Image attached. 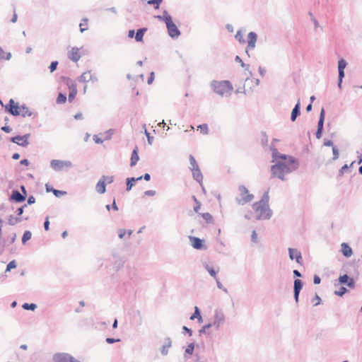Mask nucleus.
I'll use <instances>...</instances> for the list:
<instances>
[{"label": "nucleus", "instance_id": "c03bdc74", "mask_svg": "<svg viewBox=\"0 0 362 362\" xmlns=\"http://www.w3.org/2000/svg\"><path fill=\"white\" fill-rule=\"evenodd\" d=\"M163 0H149L147 1L148 5H153L155 9H158Z\"/></svg>", "mask_w": 362, "mask_h": 362}, {"label": "nucleus", "instance_id": "4c0bfd02", "mask_svg": "<svg viewBox=\"0 0 362 362\" xmlns=\"http://www.w3.org/2000/svg\"><path fill=\"white\" fill-rule=\"evenodd\" d=\"M156 18H158L159 21H164L165 23L166 24V19L167 18H172L171 16L169 15L168 12L166 11V10H164L163 11V15H158L156 16H155Z\"/></svg>", "mask_w": 362, "mask_h": 362}, {"label": "nucleus", "instance_id": "0eeeda50", "mask_svg": "<svg viewBox=\"0 0 362 362\" xmlns=\"http://www.w3.org/2000/svg\"><path fill=\"white\" fill-rule=\"evenodd\" d=\"M272 177H277L282 181H285V174L281 168V162L278 161L276 164L271 166Z\"/></svg>", "mask_w": 362, "mask_h": 362}, {"label": "nucleus", "instance_id": "c85d7f7f", "mask_svg": "<svg viewBox=\"0 0 362 362\" xmlns=\"http://www.w3.org/2000/svg\"><path fill=\"white\" fill-rule=\"evenodd\" d=\"M146 31H147L146 28H141L137 29L136 33L135 34V40L136 42H142L144 35Z\"/></svg>", "mask_w": 362, "mask_h": 362}, {"label": "nucleus", "instance_id": "6e6552de", "mask_svg": "<svg viewBox=\"0 0 362 362\" xmlns=\"http://www.w3.org/2000/svg\"><path fill=\"white\" fill-rule=\"evenodd\" d=\"M51 168L55 171H60L64 167H72V163L69 160H52L50 161Z\"/></svg>", "mask_w": 362, "mask_h": 362}, {"label": "nucleus", "instance_id": "bf43d9fd", "mask_svg": "<svg viewBox=\"0 0 362 362\" xmlns=\"http://www.w3.org/2000/svg\"><path fill=\"white\" fill-rule=\"evenodd\" d=\"M235 39H236L237 40H238L240 43H245V40H244V38H243V35H242V33H241V31H240V30H238V31L237 32V33H236V34H235Z\"/></svg>", "mask_w": 362, "mask_h": 362}, {"label": "nucleus", "instance_id": "4d7b16f0", "mask_svg": "<svg viewBox=\"0 0 362 362\" xmlns=\"http://www.w3.org/2000/svg\"><path fill=\"white\" fill-rule=\"evenodd\" d=\"M332 153H333L332 160H336L337 159L339 158V149L337 148V147L336 146L332 147Z\"/></svg>", "mask_w": 362, "mask_h": 362}, {"label": "nucleus", "instance_id": "5701e85b", "mask_svg": "<svg viewBox=\"0 0 362 362\" xmlns=\"http://www.w3.org/2000/svg\"><path fill=\"white\" fill-rule=\"evenodd\" d=\"M172 346V341L170 337L165 339V344L162 346L160 352L163 356H166L168 354V349Z\"/></svg>", "mask_w": 362, "mask_h": 362}, {"label": "nucleus", "instance_id": "f8f14e48", "mask_svg": "<svg viewBox=\"0 0 362 362\" xmlns=\"http://www.w3.org/2000/svg\"><path fill=\"white\" fill-rule=\"evenodd\" d=\"M338 284L346 285L350 288H354L356 286V283L354 278L350 277L346 274L339 276V277L338 278Z\"/></svg>", "mask_w": 362, "mask_h": 362}, {"label": "nucleus", "instance_id": "338daca9", "mask_svg": "<svg viewBox=\"0 0 362 362\" xmlns=\"http://www.w3.org/2000/svg\"><path fill=\"white\" fill-rule=\"evenodd\" d=\"M53 194H54L57 197H62V195L66 194V192H65V191H62V190H58V189H54V190H53Z\"/></svg>", "mask_w": 362, "mask_h": 362}, {"label": "nucleus", "instance_id": "bb28decb", "mask_svg": "<svg viewBox=\"0 0 362 362\" xmlns=\"http://www.w3.org/2000/svg\"><path fill=\"white\" fill-rule=\"evenodd\" d=\"M61 79H62V81L67 86L69 90L77 88L76 83H75V81H73L72 79H71L70 78L66 77V76H62Z\"/></svg>", "mask_w": 362, "mask_h": 362}, {"label": "nucleus", "instance_id": "a18cd8bd", "mask_svg": "<svg viewBox=\"0 0 362 362\" xmlns=\"http://www.w3.org/2000/svg\"><path fill=\"white\" fill-rule=\"evenodd\" d=\"M66 101V95L64 93H59L57 98V103L63 104Z\"/></svg>", "mask_w": 362, "mask_h": 362}, {"label": "nucleus", "instance_id": "69168bd1", "mask_svg": "<svg viewBox=\"0 0 362 362\" xmlns=\"http://www.w3.org/2000/svg\"><path fill=\"white\" fill-rule=\"evenodd\" d=\"M57 66H58V62L57 61L52 62L50 65H49V66L50 72H54L57 69Z\"/></svg>", "mask_w": 362, "mask_h": 362}, {"label": "nucleus", "instance_id": "9d476101", "mask_svg": "<svg viewBox=\"0 0 362 362\" xmlns=\"http://www.w3.org/2000/svg\"><path fill=\"white\" fill-rule=\"evenodd\" d=\"M30 137L29 134L24 135H17L10 139V141L14 144H18L22 147H26L29 144L28 139Z\"/></svg>", "mask_w": 362, "mask_h": 362}, {"label": "nucleus", "instance_id": "f257e3e1", "mask_svg": "<svg viewBox=\"0 0 362 362\" xmlns=\"http://www.w3.org/2000/svg\"><path fill=\"white\" fill-rule=\"evenodd\" d=\"M269 197L268 192H265L262 199L259 202H256L252 204L254 210L257 213V220L264 219L269 220L272 216V211L269 206Z\"/></svg>", "mask_w": 362, "mask_h": 362}, {"label": "nucleus", "instance_id": "680f3d73", "mask_svg": "<svg viewBox=\"0 0 362 362\" xmlns=\"http://www.w3.org/2000/svg\"><path fill=\"white\" fill-rule=\"evenodd\" d=\"M105 208L107 209V211H110V209H112L115 211H118V207L116 204L115 199L113 200L112 205L107 204L105 206Z\"/></svg>", "mask_w": 362, "mask_h": 362}, {"label": "nucleus", "instance_id": "412c9836", "mask_svg": "<svg viewBox=\"0 0 362 362\" xmlns=\"http://www.w3.org/2000/svg\"><path fill=\"white\" fill-rule=\"evenodd\" d=\"M68 57L73 62H77L81 58L78 48L73 47L71 52H69Z\"/></svg>", "mask_w": 362, "mask_h": 362}, {"label": "nucleus", "instance_id": "cd10ccee", "mask_svg": "<svg viewBox=\"0 0 362 362\" xmlns=\"http://www.w3.org/2000/svg\"><path fill=\"white\" fill-rule=\"evenodd\" d=\"M61 79H62V81L67 86L69 90L77 88L76 83H75V81H73L72 79H71L70 78L66 77V76H62Z\"/></svg>", "mask_w": 362, "mask_h": 362}, {"label": "nucleus", "instance_id": "39448f33", "mask_svg": "<svg viewBox=\"0 0 362 362\" xmlns=\"http://www.w3.org/2000/svg\"><path fill=\"white\" fill-rule=\"evenodd\" d=\"M166 20L165 25L169 36L173 39H177L181 34L180 30L173 23V18H167Z\"/></svg>", "mask_w": 362, "mask_h": 362}, {"label": "nucleus", "instance_id": "c756f323", "mask_svg": "<svg viewBox=\"0 0 362 362\" xmlns=\"http://www.w3.org/2000/svg\"><path fill=\"white\" fill-rule=\"evenodd\" d=\"M325 111L324 107H322L320 110L319 120L317 122V128L318 129H324V122H325Z\"/></svg>", "mask_w": 362, "mask_h": 362}, {"label": "nucleus", "instance_id": "603ef678", "mask_svg": "<svg viewBox=\"0 0 362 362\" xmlns=\"http://www.w3.org/2000/svg\"><path fill=\"white\" fill-rule=\"evenodd\" d=\"M212 327V324L211 323H208L205 325H204L199 330V335H202V334H206V330L209 329V328H211Z\"/></svg>", "mask_w": 362, "mask_h": 362}, {"label": "nucleus", "instance_id": "72a5a7b5", "mask_svg": "<svg viewBox=\"0 0 362 362\" xmlns=\"http://www.w3.org/2000/svg\"><path fill=\"white\" fill-rule=\"evenodd\" d=\"M136 181H138V180L135 177H127L126 180L127 191H130Z\"/></svg>", "mask_w": 362, "mask_h": 362}, {"label": "nucleus", "instance_id": "ea45409f", "mask_svg": "<svg viewBox=\"0 0 362 362\" xmlns=\"http://www.w3.org/2000/svg\"><path fill=\"white\" fill-rule=\"evenodd\" d=\"M77 92H78L77 88L69 89V97H68V100H69V103H71L74 100V99L75 98V97L77 94Z\"/></svg>", "mask_w": 362, "mask_h": 362}, {"label": "nucleus", "instance_id": "a19ab883", "mask_svg": "<svg viewBox=\"0 0 362 362\" xmlns=\"http://www.w3.org/2000/svg\"><path fill=\"white\" fill-rule=\"evenodd\" d=\"M32 237V233L30 230H25L22 237V243L25 244Z\"/></svg>", "mask_w": 362, "mask_h": 362}, {"label": "nucleus", "instance_id": "5fc2aeb1", "mask_svg": "<svg viewBox=\"0 0 362 362\" xmlns=\"http://www.w3.org/2000/svg\"><path fill=\"white\" fill-rule=\"evenodd\" d=\"M83 22H81L79 25L80 30L81 33L84 32L85 30H88V25H87V21L88 20L86 18L83 19Z\"/></svg>", "mask_w": 362, "mask_h": 362}, {"label": "nucleus", "instance_id": "7ed1b4c3", "mask_svg": "<svg viewBox=\"0 0 362 362\" xmlns=\"http://www.w3.org/2000/svg\"><path fill=\"white\" fill-rule=\"evenodd\" d=\"M281 162V168L284 174H288L297 170L299 167V161L293 156H288L287 160Z\"/></svg>", "mask_w": 362, "mask_h": 362}, {"label": "nucleus", "instance_id": "b1692460", "mask_svg": "<svg viewBox=\"0 0 362 362\" xmlns=\"http://www.w3.org/2000/svg\"><path fill=\"white\" fill-rule=\"evenodd\" d=\"M192 173V177L193 178L200 184V185H202V181H203V175L199 168H195V170H191Z\"/></svg>", "mask_w": 362, "mask_h": 362}, {"label": "nucleus", "instance_id": "7c9ffc66", "mask_svg": "<svg viewBox=\"0 0 362 362\" xmlns=\"http://www.w3.org/2000/svg\"><path fill=\"white\" fill-rule=\"evenodd\" d=\"M21 114L23 117H30L33 115V112L29 110L26 105L23 104L21 105V109L20 110Z\"/></svg>", "mask_w": 362, "mask_h": 362}, {"label": "nucleus", "instance_id": "20e7f679", "mask_svg": "<svg viewBox=\"0 0 362 362\" xmlns=\"http://www.w3.org/2000/svg\"><path fill=\"white\" fill-rule=\"evenodd\" d=\"M239 192L242 198H236V202L238 204L243 205L246 203L250 202L254 198V195L249 194L248 189L244 185L239 186Z\"/></svg>", "mask_w": 362, "mask_h": 362}, {"label": "nucleus", "instance_id": "f03ea898", "mask_svg": "<svg viewBox=\"0 0 362 362\" xmlns=\"http://www.w3.org/2000/svg\"><path fill=\"white\" fill-rule=\"evenodd\" d=\"M211 87L216 93L221 96L233 89L232 83L227 80L221 81L214 80L211 82Z\"/></svg>", "mask_w": 362, "mask_h": 362}, {"label": "nucleus", "instance_id": "13d9d810", "mask_svg": "<svg viewBox=\"0 0 362 362\" xmlns=\"http://www.w3.org/2000/svg\"><path fill=\"white\" fill-rule=\"evenodd\" d=\"M124 266V261L122 259H118L115 261L114 267L117 271L120 269Z\"/></svg>", "mask_w": 362, "mask_h": 362}, {"label": "nucleus", "instance_id": "dca6fc26", "mask_svg": "<svg viewBox=\"0 0 362 362\" xmlns=\"http://www.w3.org/2000/svg\"><path fill=\"white\" fill-rule=\"evenodd\" d=\"M143 323V318L140 310H137L134 312L132 319V324L134 326L139 327Z\"/></svg>", "mask_w": 362, "mask_h": 362}, {"label": "nucleus", "instance_id": "f704fd0d", "mask_svg": "<svg viewBox=\"0 0 362 362\" xmlns=\"http://www.w3.org/2000/svg\"><path fill=\"white\" fill-rule=\"evenodd\" d=\"M303 286V282L298 279L294 280L293 291L300 292Z\"/></svg>", "mask_w": 362, "mask_h": 362}, {"label": "nucleus", "instance_id": "2f4dec72", "mask_svg": "<svg viewBox=\"0 0 362 362\" xmlns=\"http://www.w3.org/2000/svg\"><path fill=\"white\" fill-rule=\"evenodd\" d=\"M23 218L19 216H14L13 215H10L8 218V224L10 226H14L18 223L21 222Z\"/></svg>", "mask_w": 362, "mask_h": 362}, {"label": "nucleus", "instance_id": "0e129e2a", "mask_svg": "<svg viewBox=\"0 0 362 362\" xmlns=\"http://www.w3.org/2000/svg\"><path fill=\"white\" fill-rule=\"evenodd\" d=\"M145 135L147 137V141L149 145H152L153 141V136H151V134L145 129Z\"/></svg>", "mask_w": 362, "mask_h": 362}, {"label": "nucleus", "instance_id": "6ab92c4d", "mask_svg": "<svg viewBox=\"0 0 362 362\" xmlns=\"http://www.w3.org/2000/svg\"><path fill=\"white\" fill-rule=\"evenodd\" d=\"M300 115V99L298 100L297 103L295 105L292 110L291 115V120L295 122L296 118Z\"/></svg>", "mask_w": 362, "mask_h": 362}, {"label": "nucleus", "instance_id": "9b49d317", "mask_svg": "<svg viewBox=\"0 0 362 362\" xmlns=\"http://www.w3.org/2000/svg\"><path fill=\"white\" fill-rule=\"evenodd\" d=\"M189 239L193 248L199 250H206L207 249L204 240L191 235L189 236Z\"/></svg>", "mask_w": 362, "mask_h": 362}, {"label": "nucleus", "instance_id": "37998d69", "mask_svg": "<svg viewBox=\"0 0 362 362\" xmlns=\"http://www.w3.org/2000/svg\"><path fill=\"white\" fill-rule=\"evenodd\" d=\"M235 61L238 63H240V66L245 69V70L248 71L250 68V65L245 64L242 59L239 56H236L235 58Z\"/></svg>", "mask_w": 362, "mask_h": 362}, {"label": "nucleus", "instance_id": "8fccbe9b", "mask_svg": "<svg viewBox=\"0 0 362 362\" xmlns=\"http://www.w3.org/2000/svg\"><path fill=\"white\" fill-rule=\"evenodd\" d=\"M198 129H200V132L203 134H207L209 132V128L208 125L206 124H199L198 127Z\"/></svg>", "mask_w": 362, "mask_h": 362}, {"label": "nucleus", "instance_id": "864d4df0", "mask_svg": "<svg viewBox=\"0 0 362 362\" xmlns=\"http://www.w3.org/2000/svg\"><path fill=\"white\" fill-rule=\"evenodd\" d=\"M347 65L345 59H341L338 61V70H344Z\"/></svg>", "mask_w": 362, "mask_h": 362}, {"label": "nucleus", "instance_id": "a878e982", "mask_svg": "<svg viewBox=\"0 0 362 362\" xmlns=\"http://www.w3.org/2000/svg\"><path fill=\"white\" fill-rule=\"evenodd\" d=\"M139 160V153H138V148H137V146H136L132 153L130 166L131 167L134 166L137 163Z\"/></svg>", "mask_w": 362, "mask_h": 362}, {"label": "nucleus", "instance_id": "de8ad7c7", "mask_svg": "<svg viewBox=\"0 0 362 362\" xmlns=\"http://www.w3.org/2000/svg\"><path fill=\"white\" fill-rule=\"evenodd\" d=\"M200 215L202 216V217L207 222V223H212L213 221V216H211V214L206 212V213H203V214H200Z\"/></svg>", "mask_w": 362, "mask_h": 362}, {"label": "nucleus", "instance_id": "a211bd4d", "mask_svg": "<svg viewBox=\"0 0 362 362\" xmlns=\"http://www.w3.org/2000/svg\"><path fill=\"white\" fill-rule=\"evenodd\" d=\"M257 35L255 32H250L247 35V49H253L255 47Z\"/></svg>", "mask_w": 362, "mask_h": 362}, {"label": "nucleus", "instance_id": "1a4fd4ad", "mask_svg": "<svg viewBox=\"0 0 362 362\" xmlns=\"http://www.w3.org/2000/svg\"><path fill=\"white\" fill-rule=\"evenodd\" d=\"M21 109V105H19L18 103H15L13 99H10L8 103L6 105V111H7L9 114H11L13 116L20 115Z\"/></svg>", "mask_w": 362, "mask_h": 362}, {"label": "nucleus", "instance_id": "2eb2a0df", "mask_svg": "<svg viewBox=\"0 0 362 362\" xmlns=\"http://www.w3.org/2000/svg\"><path fill=\"white\" fill-rule=\"evenodd\" d=\"M25 195H23L18 189H13L9 197L11 202H15L16 203H21L25 200Z\"/></svg>", "mask_w": 362, "mask_h": 362}, {"label": "nucleus", "instance_id": "e2e57ef3", "mask_svg": "<svg viewBox=\"0 0 362 362\" xmlns=\"http://www.w3.org/2000/svg\"><path fill=\"white\" fill-rule=\"evenodd\" d=\"M105 135H106V136H105V140H110V139H111L112 136V135H113V134H114V129H108L107 131H106V132H105Z\"/></svg>", "mask_w": 362, "mask_h": 362}, {"label": "nucleus", "instance_id": "f3484780", "mask_svg": "<svg viewBox=\"0 0 362 362\" xmlns=\"http://www.w3.org/2000/svg\"><path fill=\"white\" fill-rule=\"evenodd\" d=\"M95 189L99 194H104L106 192L105 175H103L95 186Z\"/></svg>", "mask_w": 362, "mask_h": 362}, {"label": "nucleus", "instance_id": "052dcab7", "mask_svg": "<svg viewBox=\"0 0 362 362\" xmlns=\"http://www.w3.org/2000/svg\"><path fill=\"white\" fill-rule=\"evenodd\" d=\"M16 238V234L13 233L10 237H8L7 238H5L7 240V245L6 246L9 245L10 244H12L15 242Z\"/></svg>", "mask_w": 362, "mask_h": 362}, {"label": "nucleus", "instance_id": "393cba45", "mask_svg": "<svg viewBox=\"0 0 362 362\" xmlns=\"http://www.w3.org/2000/svg\"><path fill=\"white\" fill-rule=\"evenodd\" d=\"M204 267L205 269L209 272V274L214 277V279H216V275L218 272H219V267H217V269H215L214 267L210 266L207 263H204Z\"/></svg>", "mask_w": 362, "mask_h": 362}, {"label": "nucleus", "instance_id": "4468645a", "mask_svg": "<svg viewBox=\"0 0 362 362\" xmlns=\"http://www.w3.org/2000/svg\"><path fill=\"white\" fill-rule=\"evenodd\" d=\"M288 255L291 260L295 259L297 263L302 265L303 264V257L301 252L297 249L294 248H288Z\"/></svg>", "mask_w": 362, "mask_h": 362}, {"label": "nucleus", "instance_id": "473e14b6", "mask_svg": "<svg viewBox=\"0 0 362 362\" xmlns=\"http://www.w3.org/2000/svg\"><path fill=\"white\" fill-rule=\"evenodd\" d=\"M195 318L198 320V322L200 323L202 322V317L201 315L200 310L198 307L195 306L194 313L190 316L189 319L191 320H194Z\"/></svg>", "mask_w": 362, "mask_h": 362}, {"label": "nucleus", "instance_id": "49530a36", "mask_svg": "<svg viewBox=\"0 0 362 362\" xmlns=\"http://www.w3.org/2000/svg\"><path fill=\"white\" fill-rule=\"evenodd\" d=\"M261 134H262L261 143H262V145L264 147H265L268 145V141H269L268 136H267L266 132H262Z\"/></svg>", "mask_w": 362, "mask_h": 362}, {"label": "nucleus", "instance_id": "aec40b11", "mask_svg": "<svg viewBox=\"0 0 362 362\" xmlns=\"http://www.w3.org/2000/svg\"><path fill=\"white\" fill-rule=\"evenodd\" d=\"M270 150L272 153V158L274 160H277L278 158H281L283 160H287L288 156L280 153L274 147L273 144L270 146Z\"/></svg>", "mask_w": 362, "mask_h": 362}, {"label": "nucleus", "instance_id": "3c124183", "mask_svg": "<svg viewBox=\"0 0 362 362\" xmlns=\"http://www.w3.org/2000/svg\"><path fill=\"white\" fill-rule=\"evenodd\" d=\"M87 74H90V71H88V72L83 73L78 78V80L79 82L81 83H87L89 80L87 78Z\"/></svg>", "mask_w": 362, "mask_h": 362}, {"label": "nucleus", "instance_id": "774afa93", "mask_svg": "<svg viewBox=\"0 0 362 362\" xmlns=\"http://www.w3.org/2000/svg\"><path fill=\"white\" fill-rule=\"evenodd\" d=\"M313 303H314V306H317L319 304H320V302H321V298H320V296L316 293L315 297L313 298Z\"/></svg>", "mask_w": 362, "mask_h": 362}, {"label": "nucleus", "instance_id": "c9c22d12", "mask_svg": "<svg viewBox=\"0 0 362 362\" xmlns=\"http://www.w3.org/2000/svg\"><path fill=\"white\" fill-rule=\"evenodd\" d=\"M195 344L194 342L189 343L187 346L185 351V357L187 358V355H192L194 350Z\"/></svg>", "mask_w": 362, "mask_h": 362}, {"label": "nucleus", "instance_id": "4be33fe9", "mask_svg": "<svg viewBox=\"0 0 362 362\" xmlns=\"http://www.w3.org/2000/svg\"><path fill=\"white\" fill-rule=\"evenodd\" d=\"M341 252L345 257H350L352 255V249L347 243H341Z\"/></svg>", "mask_w": 362, "mask_h": 362}, {"label": "nucleus", "instance_id": "58836bf2", "mask_svg": "<svg viewBox=\"0 0 362 362\" xmlns=\"http://www.w3.org/2000/svg\"><path fill=\"white\" fill-rule=\"evenodd\" d=\"M22 308L26 310L34 311L37 308V305L35 303H25L23 304Z\"/></svg>", "mask_w": 362, "mask_h": 362}, {"label": "nucleus", "instance_id": "79ce46f5", "mask_svg": "<svg viewBox=\"0 0 362 362\" xmlns=\"http://www.w3.org/2000/svg\"><path fill=\"white\" fill-rule=\"evenodd\" d=\"M347 292H348V289H347L346 287H344V286H341L339 288V290H337V291H334V294H335L336 296H338L341 297V296H343L345 293H346Z\"/></svg>", "mask_w": 362, "mask_h": 362}, {"label": "nucleus", "instance_id": "6e6d98bb", "mask_svg": "<svg viewBox=\"0 0 362 362\" xmlns=\"http://www.w3.org/2000/svg\"><path fill=\"white\" fill-rule=\"evenodd\" d=\"M349 170V167H348V165L347 164H344L339 170V173H338V177H340L341 176H343V175L344 174L345 172L348 171Z\"/></svg>", "mask_w": 362, "mask_h": 362}, {"label": "nucleus", "instance_id": "e433bc0d", "mask_svg": "<svg viewBox=\"0 0 362 362\" xmlns=\"http://www.w3.org/2000/svg\"><path fill=\"white\" fill-rule=\"evenodd\" d=\"M189 163H190L189 169L191 170H195V168L197 169V168H199L198 163L196 161L195 158L192 155H189Z\"/></svg>", "mask_w": 362, "mask_h": 362}, {"label": "nucleus", "instance_id": "423d86ee", "mask_svg": "<svg viewBox=\"0 0 362 362\" xmlns=\"http://www.w3.org/2000/svg\"><path fill=\"white\" fill-rule=\"evenodd\" d=\"M225 315L221 309H216L214 311V320L212 324V327H214L216 330H218L219 327L224 323L225 322Z\"/></svg>", "mask_w": 362, "mask_h": 362}, {"label": "nucleus", "instance_id": "ddd939ff", "mask_svg": "<svg viewBox=\"0 0 362 362\" xmlns=\"http://www.w3.org/2000/svg\"><path fill=\"white\" fill-rule=\"evenodd\" d=\"M75 358L69 354L57 353L53 356L54 362H74Z\"/></svg>", "mask_w": 362, "mask_h": 362}, {"label": "nucleus", "instance_id": "09e8293b", "mask_svg": "<svg viewBox=\"0 0 362 362\" xmlns=\"http://www.w3.org/2000/svg\"><path fill=\"white\" fill-rule=\"evenodd\" d=\"M17 267L16 260L11 261L6 266L5 273L10 272L11 269H15Z\"/></svg>", "mask_w": 362, "mask_h": 362}]
</instances>
